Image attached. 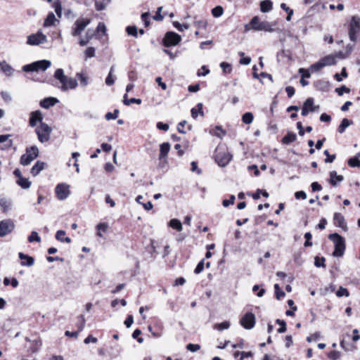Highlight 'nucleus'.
Returning a JSON list of instances; mask_svg holds the SVG:
<instances>
[{"label": "nucleus", "mask_w": 360, "mask_h": 360, "mask_svg": "<svg viewBox=\"0 0 360 360\" xmlns=\"http://www.w3.org/2000/svg\"><path fill=\"white\" fill-rule=\"evenodd\" d=\"M250 30L268 32H272L274 30L270 22L268 21H261L258 16L253 17L250 23L245 25V32H248Z\"/></svg>", "instance_id": "obj_1"}, {"label": "nucleus", "mask_w": 360, "mask_h": 360, "mask_svg": "<svg viewBox=\"0 0 360 360\" xmlns=\"http://www.w3.org/2000/svg\"><path fill=\"white\" fill-rule=\"evenodd\" d=\"M328 238L332 240L335 245V250L333 255L335 257H342L345 250V240L343 237L337 233H331Z\"/></svg>", "instance_id": "obj_2"}, {"label": "nucleus", "mask_w": 360, "mask_h": 360, "mask_svg": "<svg viewBox=\"0 0 360 360\" xmlns=\"http://www.w3.org/2000/svg\"><path fill=\"white\" fill-rule=\"evenodd\" d=\"M39 156V149L36 146L28 147L25 153L20 157V162L23 166H27Z\"/></svg>", "instance_id": "obj_3"}, {"label": "nucleus", "mask_w": 360, "mask_h": 360, "mask_svg": "<svg viewBox=\"0 0 360 360\" xmlns=\"http://www.w3.org/2000/svg\"><path fill=\"white\" fill-rule=\"evenodd\" d=\"M51 65V62L48 60H37L30 64L25 65L22 70L25 72H38L39 70L45 71Z\"/></svg>", "instance_id": "obj_4"}, {"label": "nucleus", "mask_w": 360, "mask_h": 360, "mask_svg": "<svg viewBox=\"0 0 360 360\" xmlns=\"http://www.w3.org/2000/svg\"><path fill=\"white\" fill-rule=\"evenodd\" d=\"M336 63L335 56L330 54L321 58L317 63L311 65L309 70L311 72H318L323 68L335 65Z\"/></svg>", "instance_id": "obj_5"}, {"label": "nucleus", "mask_w": 360, "mask_h": 360, "mask_svg": "<svg viewBox=\"0 0 360 360\" xmlns=\"http://www.w3.org/2000/svg\"><path fill=\"white\" fill-rule=\"evenodd\" d=\"M47 41V37L39 30L36 33L27 36L26 44L29 46H40Z\"/></svg>", "instance_id": "obj_6"}, {"label": "nucleus", "mask_w": 360, "mask_h": 360, "mask_svg": "<svg viewBox=\"0 0 360 360\" xmlns=\"http://www.w3.org/2000/svg\"><path fill=\"white\" fill-rule=\"evenodd\" d=\"M51 131L52 129L46 123H41L35 128V133L41 143L47 142L50 139Z\"/></svg>", "instance_id": "obj_7"}, {"label": "nucleus", "mask_w": 360, "mask_h": 360, "mask_svg": "<svg viewBox=\"0 0 360 360\" xmlns=\"http://www.w3.org/2000/svg\"><path fill=\"white\" fill-rule=\"evenodd\" d=\"M91 20L88 18L77 19L72 27V35L73 37H79L84 29L90 24Z\"/></svg>", "instance_id": "obj_8"}, {"label": "nucleus", "mask_w": 360, "mask_h": 360, "mask_svg": "<svg viewBox=\"0 0 360 360\" xmlns=\"http://www.w3.org/2000/svg\"><path fill=\"white\" fill-rule=\"evenodd\" d=\"M360 32V18L353 16L352 18L349 27V39L352 41H356V34Z\"/></svg>", "instance_id": "obj_9"}, {"label": "nucleus", "mask_w": 360, "mask_h": 360, "mask_svg": "<svg viewBox=\"0 0 360 360\" xmlns=\"http://www.w3.org/2000/svg\"><path fill=\"white\" fill-rule=\"evenodd\" d=\"M181 40V37L174 32H167L163 38V45L169 47L177 45Z\"/></svg>", "instance_id": "obj_10"}, {"label": "nucleus", "mask_w": 360, "mask_h": 360, "mask_svg": "<svg viewBox=\"0 0 360 360\" xmlns=\"http://www.w3.org/2000/svg\"><path fill=\"white\" fill-rule=\"evenodd\" d=\"M70 186L66 184H59L55 188V193L57 198L60 200H65L70 195Z\"/></svg>", "instance_id": "obj_11"}, {"label": "nucleus", "mask_w": 360, "mask_h": 360, "mask_svg": "<svg viewBox=\"0 0 360 360\" xmlns=\"http://www.w3.org/2000/svg\"><path fill=\"white\" fill-rule=\"evenodd\" d=\"M255 316L251 312L246 313L240 321L241 326L248 330L252 329L255 326Z\"/></svg>", "instance_id": "obj_12"}, {"label": "nucleus", "mask_w": 360, "mask_h": 360, "mask_svg": "<svg viewBox=\"0 0 360 360\" xmlns=\"http://www.w3.org/2000/svg\"><path fill=\"white\" fill-rule=\"evenodd\" d=\"M231 160V155L229 152L224 151L223 153L217 150L215 155V160L220 167H225Z\"/></svg>", "instance_id": "obj_13"}, {"label": "nucleus", "mask_w": 360, "mask_h": 360, "mask_svg": "<svg viewBox=\"0 0 360 360\" xmlns=\"http://www.w3.org/2000/svg\"><path fill=\"white\" fill-rule=\"evenodd\" d=\"M14 224L11 219H4L0 221V237H4L11 233L14 229Z\"/></svg>", "instance_id": "obj_14"}, {"label": "nucleus", "mask_w": 360, "mask_h": 360, "mask_svg": "<svg viewBox=\"0 0 360 360\" xmlns=\"http://www.w3.org/2000/svg\"><path fill=\"white\" fill-rule=\"evenodd\" d=\"M38 123H39V124L44 123L42 113L40 110L33 111L30 113V117L29 120L30 126L32 127H37Z\"/></svg>", "instance_id": "obj_15"}, {"label": "nucleus", "mask_w": 360, "mask_h": 360, "mask_svg": "<svg viewBox=\"0 0 360 360\" xmlns=\"http://www.w3.org/2000/svg\"><path fill=\"white\" fill-rule=\"evenodd\" d=\"M60 83L62 84L61 89L63 91H67L68 89H75L77 88V86L78 85V83H77V81L76 79L72 78V77H68L67 76L65 77V79H64V81Z\"/></svg>", "instance_id": "obj_16"}, {"label": "nucleus", "mask_w": 360, "mask_h": 360, "mask_svg": "<svg viewBox=\"0 0 360 360\" xmlns=\"http://www.w3.org/2000/svg\"><path fill=\"white\" fill-rule=\"evenodd\" d=\"M18 257L21 260H25V262H21L20 264L22 266H32L34 264V259L32 257L25 255L22 252L18 253Z\"/></svg>", "instance_id": "obj_17"}, {"label": "nucleus", "mask_w": 360, "mask_h": 360, "mask_svg": "<svg viewBox=\"0 0 360 360\" xmlns=\"http://www.w3.org/2000/svg\"><path fill=\"white\" fill-rule=\"evenodd\" d=\"M0 71L6 76L11 77L14 72V69L5 60L0 62Z\"/></svg>", "instance_id": "obj_18"}, {"label": "nucleus", "mask_w": 360, "mask_h": 360, "mask_svg": "<svg viewBox=\"0 0 360 360\" xmlns=\"http://www.w3.org/2000/svg\"><path fill=\"white\" fill-rule=\"evenodd\" d=\"M45 162L38 160L32 167L30 173L32 176H37L44 168H45Z\"/></svg>", "instance_id": "obj_19"}, {"label": "nucleus", "mask_w": 360, "mask_h": 360, "mask_svg": "<svg viewBox=\"0 0 360 360\" xmlns=\"http://www.w3.org/2000/svg\"><path fill=\"white\" fill-rule=\"evenodd\" d=\"M334 222L336 226L340 227L343 230H347V226L345 221V218L340 213H335L334 214Z\"/></svg>", "instance_id": "obj_20"}, {"label": "nucleus", "mask_w": 360, "mask_h": 360, "mask_svg": "<svg viewBox=\"0 0 360 360\" xmlns=\"http://www.w3.org/2000/svg\"><path fill=\"white\" fill-rule=\"evenodd\" d=\"M170 150V144L169 143H163L160 146L159 159L162 160L167 156Z\"/></svg>", "instance_id": "obj_21"}, {"label": "nucleus", "mask_w": 360, "mask_h": 360, "mask_svg": "<svg viewBox=\"0 0 360 360\" xmlns=\"http://www.w3.org/2000/svg\"><path fill=\"white\" fill-rule=\"evenodd\" d=\"M58 102V99L55 98H46L40 102V105L48 109L49 108L53 106Z\"/></svg>", "instance_id": "obj_22"}, {"label": "nucleus", "mask_w": 360, "mask_h": 360, "mask_svg": "<svg viewBox=\"0 0 360 360\" xmlns=\"http://www.w3.org/2000/svg\"><path fill=\"white\" fill-rule=\"evenodd\" d=\"M210 134L212 136L222 139L226 134V131L221 128V126H216L214 129L210 131Z\"/></svg>", "instance_id": "obj_23"}, {"label": "nucleus", "mask_w": 360, "mask_h": 360, "mask_svg": "<svg viewBox=\"0 0 360 360\" xmlns=\"http://www.w3.org/2000/svg\"><path fill=\"white\" fill-rule=\"evenodd\" d=\"M352 124H353V122L352 120H348L347 118L342 119L340 126L338 128V131L340 134L344 133L345 129H347V127L352 125Z\"/></svg>", "instance_id": "obj_24"}, {"label": "nucleus", "mask_w": 360, "mask_h": 360, "mask_svg": "<svg viewBox=\"0 0 360 360\" xmlns=\"http://www.w3.org/2000/svg\"><path fill=\"white\" fill-rule=\"evenodd\" d=\"M273 4L270 0H264L260 3V10L263 13H268L272 10Z\"/></svg>", "instance_id": "obj_25"}, {"label": "nucleus", "mask_w": 360, "mask_h": 360, "mask_svg": "<svg viewBox=\"0 0 360 360\" xmlns=\"http://www.w3.org/2000/svg\"><path fill=\"white\" fill-rule=\"evenodd\" d=\"M297 139V136L294 132L289 131L288 134L283 138L282 142L283 144L288 145L292 142H294Z\"/></svg>", "instance_id": "obj_26"}, {"label": "nucleus", "mask_w": 360, "mask_h": 360, "mask_svg": "<svg viewBox=\"0 0 360 360\" xmlns=\"http://www.w3.org/2000/svg\"><path fill=\"white\" fill-rule=\"evenodd\" d=\"M330 184L335 186L337 185V182H341L343 180V176L342 175H338L335 171H332L330 172Z\"/></svg>", "instance_id": "obj_27"}, {"label": "nucleus", "mask_w": 360, "mask_h": 360, "mask_svg": "<svg viewBox=\"0 0 360 360\" xmlns=\"http://www.w3.org/2000/svg\"><path fill=\"white\" fill-rule=\"evenodd\" d=\"M65 231L63 230H59L56 232V238L62 242V243H71V238L70 237H65Z\"/></svg>", "instance_id": "obj_28"}, {"label": "nucleus", "mask_w": 360, "mask_h": 360, "mask_svg": "<svg viewBox=\"0 0 360 360\" xmlns=\"http://www.w3.org/2000/svg\"><path fill=\"white\" fill-rule=\"evenodd\" d=\"M56 18L55 15L53 13H49L44 22V27H49L52 26L54 22L56 21Z\"/></svg>", "instance_id": "obj_29"}, {"label": "nucleus", "mask_w": 360, "mask_h": 360, "mask_svg": "<svg viewBox=\"0 0 360 360\" xmlns=\"http://www.w3.org/2000/svg\"><path fill=\"white\" fill-rule=\"evenodd\" d=\"M303 106L309 110V112H314L319 108V106L314 105V98H308L304 103Z\"/></svg>", "instance_id": "obj_30"}, {"label": "nucleus", "mask_w": 360, "mask_h": 360, "mask_svg": "<svg viewBox=\"0 0 360 360\" xmlns=\"http://www.w3.org/2000/svg\"><path fill=\"white\" fill-rule=\"evenodd\" d=\"M17 184L20 186L22 188L27 189L31 186V182L29 181L28 179L20 177L16 181Z\"/></svg>", "instance_id": "obj_31"}, {"label": "nucleus", "mask_w": 360, "mask_h": 360, "mask_svg": "<svg viewBox=\"0 0 360 360\" xmlns=\"http://www.w3.org/2000/svg\"><path fill=\"white\" fill-rule=\"evenodd\" d=\"M169 226L178 231H181L183 229L181 222L177 219H171L169 222Z\"/></svg>", "instance_id": "obj_32"}, {"label": "nucleus", "mask_w": 360, "mask_h": 360, "mask_svg": "<svg viewBox=\"0 0 360 360\" xmlns=\"http://www.w3.org/2000/svg\"><path fill=\"white\" fill-rule=\"evenodd\" d=\"M95 6L97 11H103L105 8L106 6L111 1V0H94Z\"/></svg>", "instance_id": "obj_33"}, {"label": "nucleus", "mask_w": 360, "mask_h": 360, "mask_svg": "<svg viewBox=\"0 0 360 360\" xmlns=\"http://www.w3.org/2000/svg\"><path fill=\"white\" fill-rule=\"evenodd\" d=\"M197 108H198V110L195 108H192L191 110V116L194 119H195L198 117V114H200L202 116L204 115V112L202 110V104L201 103H199L197 105Z\"/></svg>", "instance_id": "obj_34"}, {"label": "nucleus", "mask_w": 360, "mask_h": 360, "mask_svg": "<svg viewBox=\"0 0 360 360\" xmlns=\"http://www.w3.org/2000/svg\"><path fill=\"white\" fill-rule=\"evenodd\" d=\"M76 77L79 79L81 86L85 87L89 84L88 77L82 72H77Z\"/></svg>", "instance_id": "obj_35"}, {"label": "nucleus", "mask_w": 360, "mask_h": 360, "mask_svg": "<svg viewBox=\"0 0 360 360\" xmlns=\"http://www.w3.org/2000/svg\"><path fill=\"white\" fill-rule=\"evenodd\" d=\"M10 136L11 135L9 134L0 135V143H5V146L6 148L11 147L13 144L12 140L9 139Z\"/></svg>", "instance_id": "obj_36"}, {"label": "nucleus", "mask_w": 360, "mask_h": 360, "mask_svg": "<svg viewBox=\"0 0 360 360\" xmlns=\"http://www.w3.org/2000/svg\"><path fill=\"white\" fill-rule=\"evenodd\" d=\"M123 103L125 105H129L132 103L141 104V100L140 98H135L127 99V94H125L124 96Z\"/></svg>", "instance_id": "obj_37"}, {"label": "nucleus", "mask_w": 360, "mask_h": 360, "mask_svg": "<svg viewBox=\"0 0 360 360\" xmlns=\"http://www.w3.org/2000/svg\"><path fill=\"white\" fill-rule=\"evenodd\" d=\"M65 75H64L63 70L61 68H58L55 71L54 77L59 80L60 82H63L65 79Z\"/></svg>", "instance_id": "obj_38"}, {"label": "nucleus", "mask_w": 360, "mask_h": 360, "mask_svg": "<svg viewBox=\"0 0 360 360\" xmlns=\"http://www.w3.org/2000/svg\"><path fill=\"white\" fill-rule=\"evenodd\" d=\"M254 116L252 112H248L242 116V121L245 124H251L253 121Z\"/></svg>", "instance_id": "obj_39"}, {"label": "nucleus", "mask_w": 360, "mask_h": 360, "mask_svg": "<svg viewBox=\"0 0 360 360\" xmlns=\"http://www.w3.org/2000/svg\"><path fill=\"white\" fill-rule=\"evenodd\" d=\"M53 8L58 18L62 16V6L60 1H57L53 4Z\"/></svg>", "instance_id": "obj_40"}, {"label": "nucleus", "mask_w": 360, "mask_h": 360, "mask_svg": "<svg viewBox=\"0 0 360 360\" xmlns=\"http://www.w3.org/2000/svg\"><path fill=\"white\" fill-rule=\"evenodd\" d=\"M91 37H92V34H89V32H87L84 38H80L79 41V45L81 46H86L91 40Z\"/></svg>", "instance_id": "obj_41"}, {"label": "nucleus", "mask_w": 360, "mask_h": 360, "mask_svg": "<svg viewBox=\"0 0 360 360\" xmlns=\"http://www.w3.org/2000/svg\"><path fill=\"white\" fill-rule=\"evenodd\" d=\"M41 346V342L39 340L32 341V345L30 347V350L32 353L37 352Z\"/></svg>", "instance_id": "obj_42"}, {"label": "nucleus", "mask_w": 360, "mask_h": 360, "mask_svg": "<svg viewBox=\"0 0 360 360\" xmlns=\"http://www.w3.org/2000/svg\"><path fill=\"white\" fill-rule=\"evenodd\" d=\"M223 13H224V9L220 6H217L212 10V13L213 16L215 18L220 17L221 15H222Z\"/></svg>", "instance_id": "obj_43"}, {"label": "nucleus", "mask_w": 360, "mask_h": 360, "mask_svg": "<svg viewBox=\"0 0 360 360\" xmlns=\"http://www.w3.org/2000/svg\"><path fill=\"white\" fill-rule=\"evenodd\" d=\"M230 327V323L229 321H224L220 323H217L214 326V328L221 331L225 329H228Z\"/></svg>", "instance_id": "obj_44"}, {"label": "nucleus", "mask_w": 360, "mask_h": 360, "mask_svg": "<svg viewBox=\"0 0 360 360\" xmlns=\"http://www.w3.org/2000/svg\"><path fill=\"white\" fill-rule=\"evenodd\" d=\"M27 240L30 243H32L34 241L39 243L41 241V238L39 236L37 232L32 231L31 234L28 236Z\"/></svg>", "instance_id": "obj_45"}, {"label": "nucleus", "mask_w": 360, "mask_h": 360, "mask_svg": "<svg viewBox=\"0 0 360 360\" xmlns=\"http://www.w3.org/2000/svg\"><path fill=\"white\" fill-rule=\"evenodd\" d=\"M96 50L94 47H89L84 51L85 60L95 56Z\"/></svg>", "instance_id": "obj_46"}, {"label": "nucleus", "mask_w": 360, "mask_h": 360, "mask_svg": "<svg viewBox=\"0 0 360 360\" xmlns=\"http://www.w3.org/2000/svg\"><path fill=\"white\" fill-rule=\"evenodd\" d=\"M336 295L339 297H342V296H345L347 297L349 296V292L347 288L341 286L337 290Z\"/></svg>", "instance_id": "obj_47"}, {"label": "nucleus", "mask_w": 360, "mask_h": 360, "mask_svg": "<svg viewBox=\"0 0 360 360\" xmlns=\"http://www.w3.org/2000/svg\"><path fill=\"white\" fill-rule=\"evenodd\" d=\"M276 323L280 325V328L278 329V333H283L286 331V323L285 321L281 319H276Z\"/></svg>", "instance_id": "obj_48"}, {"label": "nucleus", "mask_w": 360, "mask_h": 360, "mask_svg": "<svg viewBox=\"0 0 360 360\" xmlns=\"http://www.w3.org/2000/svg\"><path fill=\"white\" fill-rule=\"evenodd\" d=\"M314 265L316 266V267H325L326 265H325V258L324 257H319L318 256L315 257V259H314Z\"/></svg>", "instance_id": "obj_49"}, {"label": "nucleus", "mask_w": 360, "mask_h": 360, "mask_svg": "<svg viewBox=\"0 0 360 360\" xmlns=\"http://www.w3.org/2000/svg\"><path fill=\"white\" fill-rule=\"evenodd\" d=\"M274 289L276 299L280 300L281 297L285 295V293L282 290H281L278 284L274 285Z\"/></svg>", "instance_id": "obj_50"}, {"label": "nucleus", "mask_w": 360, "mask_h": 360, "mask_svg": "<svg viewBox=\"0 0 360 360\" xmlns=\"http://www.w3.org/2000/svg\"><path fill=\"white\" fill-rule=\"evenodd\" d=\"M238 55L241 56V58L240 59L239 63L241 65H248L251 62V58L250 57H244V53L243 52H239Z\"/></svg>", "instance_id": "obj_51"}, {"label": "nucleus", "mask_w": 360, "mask_h": 360, "mask_svg": "<svg viewBox=\"0 0 360 360\" xmlns=\"http://www.w3.org/2000/svg\"><path fill=\"white\" fill-rule=\"evenodd\" d=\"M126 31L129 35H131L134 37H137L138 30L136 26H128L126 28Z\"/></svg>", "instance_id": "obj_52"}, {"label": "nucleus", "mask_w": 360, "mask_h": 360, "mask_svg": "<svg viewBox=\"0 0 360 360\" xmlns=\"http://www.w3.org/2000/svg\"><path fill=\"white\" fill-rule=\"evenodd\" d=\"M220 67L221 68V69L223 70L224 73L229 74V73H231V72L232 71L231 65L228 63H226V62L221 63Z\"/></svg>", "instance_id": "obj_53"}, {"label": "nucleus", "mask_w": 360, "mask_h": 360, "mask_svg": "<svg viewBox=\"0 0 360 360\" xmlns=\"http://www.w3.org/2000/svg\"><path fill=\"white\" fill-rule=\"evenodd\" d=\"M78 321H79L78 324H77L78 330L81 332L85 326L86 320H85L84 316L83 315L79 316Z\"/></svg>", "instance_id": "obj_54"}, {"label": "nucleus", "mask_w": 360, "mask_h": 360, "mask_svg": "<svg viewBox=\"0 0 360 360\" xmlns=\"http://www.w3.org/2000/svg\"><path fill=\"white\" fill-rule=\"evenodd\" d=\"M119 114V110L115 109L113 112H107L105 115V118L107 120H115Z\"/></svg>", "instance_id": "obj_55"}, {"label": "nucleus", "mask_w": 360, "mask_h": 360, "mask_svg": "<svg viewBox=\"0 0 360 360\" xmlns=\"http://www.w3.org/2000/svg\"><path fill=\"white\" fill-rule=\"evenodd\" d=\"M328 356L331 360H337L340 358L341 353L338 351H331L328 353Z\"/></svg>", "instance_id": "obj_56"}, {"label": "nucleus", "mask_w": 360, "mask_h": 360, "mask_svg": "<svg viewBox=\"0 0 360 360\" xmlns=\"http://www.w3.org/2000/svg\"><path fill=\"white\" fill-rule=\"evenodd\" d=\"M340 347L344 349L345 351H352L354 349V346L345 342L344 340L340 341Z\"/></svg>", "instance_id": "obj_57"}, {"label": "nucleus", "mask_w": 360, "mask_h": 360, "mask_svg": "<svg viewBox=\"0 0 360 360\" xmlns=\"http://www.w3.org/2000/svg\"><path fill=\"white\" fill-rule=\"evenodd\" d=\"M348 165L352 167H360V160L356 158H350Z\"/></svg>", "instance_id": "obj_58"}, {"label": "nucleus", "mask_w": 360, "mask_h": 360, "mask_svg": "<svg viewBox=\"0 0 360 360\" xmlns=\"http://www.w3.org/2000/svg\"><path fill=\"white\" fill-rule=\"evenodd\" d=\"M304 238L306 239V241L304 244V247H311L312 246V242L311 241V239L312 238V235L310 232H307L304 234Z\"/></svg>", "instance_id": "obj_59"}, {"label": "nucleus", "mask_w": 360, "mask_h": 360, "mask_svg": "<svg viewBox=\"0 0 360 360\" xmlns=\"http://www.w3.org/2000/svg\"><path fill=\"white\" fill-rule=\"evenodd\" d=\"M324 155H326L325 159V162L326 163H331L335 159V155H330L328 150H324Z\"/></svg>", "instance_id": "obj_60"}, {"label": "nucleus", "mask_w": 360, "mask_h": 360, "mask_svg": "<svg viewBox=\"0 0 360 360\" xmlns=\"http://www.w3.org/2000/svg\"><path fill=\"white\" fill-rule=\"evenodd\" d=\"M186 348L188 350H189L192 352H195L198 351L200 349V345H198V344L189 343L187 345Z\"/></svg>", "instance_id": "obj_61"}, {"label": "nucleus", "mask_w": 360, "mask_h": 360, "mask_svg": "<svg viewBox=\"0 0 360 360\" xmlns=\"http://www.w3.org/2000/svg\"><path fill=\"white\" fill-rule=\"evenodd\" d=\"M235 199H236L235 195H231L230 196V199L229 200H223V202H222L223 206L226 207L229 206L230 205H233L234 203Z\"/></svg>", "instance_id": "obj_62"}, {"label": "nucleus", "mask_w": 360, "mask_h": 360, "mask_svg": "<svg viewBox=\"0 0 360 360\" xmlns=\"http://www.w3.org/2000/svg\"><path fill=\"white\" fill-rule=\"evenodd\" d=\"M204 260L202 259L198 264L197 266L195 267L194 270L195 274H198L201 273L204 269Z\"/></svg>", "instance_id": "obj_63"}, {"label": "nucleus", "mask_w": 360, "mask_h": 360, "mask_svg": "<svg viewBox=\"0 0 360 360\" xmlns=\"http://www.w3.org/2000/svg\"><path fill=\"white\" fill-rule=\"evenodd\" d=\"M11 202L6 200H0V206L4 209V211L8 210L11 208Z\"/></svg>", "instance_id": "obj_64"}]
</instances>
